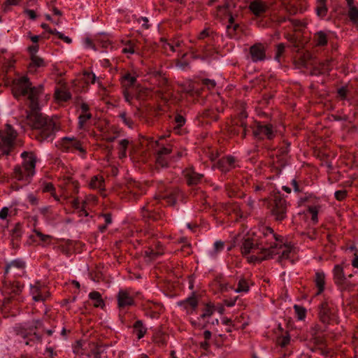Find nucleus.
I'll return each mask as SVG.
<instances>
[{"instance_id": "nucleus-55", "label": "nucleus", "mask_w": 358, "mask_h": 358, "mask_svg": "<svg viewBox=\"0 0 358 358\" xmlns=\"http://www.w3.org/2000/svg\"><path fill=\"white\" fill-rule=\"evenodd\" d=\"M174 122L176 124L175 129H179L185 124L186 120L183 115L178 113L174 117Z\"/></svg>"}, {"instance_id": "nucleus-1", "label": "nucleus", "mask_w": 358, "mask_h": 358, "mask_svg": "<svg viewBox=\"0 0 358 358\" xmlns=\"http://www.w3.org/2000/svg\"><path fill=\"white\" fill-rule=\"evenodd\" d=\"M30 112L27 115L28 124L34 129H39L37 136L39 141L52 139L59 127L52 118H49L40 113L38 100L36 101V108L29 107Z\"/></svg>"}, {"instance_id": "nucleus-28", "label": "nucleus", "mask_w": 358, "mask_h": 358, "mask_svg": "<svg viewBox=\"0 0 358 358\" xmlns=\"http://www.w3.org/2000/svg\"><path fill=\"white\" fill-rule=\"evenodd\" d=\"M137 83L136 77L129 73H125L121 78V83L125 89H129L136 85Z\"/></svg>"}, {"instance_id": "nucleus-33", "label": "nucleus", "mask_w": 358, "mask_h": 358, "mask_svg": "<svg viewBox=\"0 0 358 358\" xmlns=\"http://www.w3.org/2000/svg\"><path fill=\"white\" fill-rule=\"evenodd\" d=\"M167 336L161 330L156 331L152 336L153 342L159 346H165L166 345Z\"/></svg>"}, {"instance_id": "nucleus-4", "label": "nucleus", "mask_w": 358, "mask_h": 358, "mask_svg": "<svg viewBox=\"0 0 358 358\" xmlns=\"http://www.w3.org/2000/svg\"><path fill=\"white\" fill-rule=\"evenodd\" d=\"M41 331H45L42 320H33L31 324L27 327H19L15 329L16 334L22 338L26 345L34 346L41 343L43 336Z\"/></svg>"}, {"instance_id": "nucleus-47", "label": "nucleus", "mask_w": 358, "mask_h": 358, "mask_svg": "<svg viewBox=\"0 0 358 358\" xmlns=\"http://www.w3.org/2000/svg\"><path fill=\"white\" fill-rule=\"evenodd\" d=\"M119 117L121 118L122 122L125 125H127L129 128H132L134 125V122L131 117L127 115L126 111L123 110L120 113Z\"/></svg>"}, {"instance_id": "nucleus-11", "label": "nucleus", "mask_w": 358, "mask_h": 358, "mask_svg": "<svg viewBox=\"0 0 358 358\" xmlns=\"http://www.w3.org/2000/svg\"><path fill=\"white\" fill-rule=\"evenodd\" d=\"M219 119L218 110L214 108H206L202 112H199L196 120L200 125L210 124L213 122H216Z\"/></svg>"}, {"instance_id": "nucleus-37", "label": "nucleus", "mask_w": 358, "mask_h": 358, "mask_svg": "<svg viewBox=\"0 0 358 358\" xmlns=\"http://www.w3.org/2000/svg\"><path fill=\"white\" fill-rule=\"evenodd\" d=\"M134 330L137 332V338L138 339L142 338L147 331V329L143 326L141 320H137L133 325Z\"/></svg>"}, {"instance_id": "nucleus-38", "label": "nucleus", "mask_w": 358, "mask_h": 358, "mask_svg": "<svg viewBox=\"0 0 358 358\" xmlns=\"http://www.w3.org/2000/svg\"><path fill=\"white\" fill-rule=\"evenodd\" d=\"M11 267H15L19 269L24 268L25 267V262L21 259H16L11 261L9 264H6L5 267V273H8Z\"/></svg>"}, {"instance_id": "nucleus-42", "label": "nucleus", "mask_w": 358, "mask_h": 358, "mask_svg": "<svg viewBox=\"0 0 358 358\" xmlns=\"http://www.w3.org/2000/svg\"><path fill=\"white\" fill-rule=\"evenodd\" d=\"M155 75L156 77L159 76V80L158 85H159V87L160 88H162V90L157 91V93H159V94L162 96L163 95V92L166 90L165 87L167 85L168 80H167V79L166 78L163 77L162 76L161 73L159 72V71L155 72ZM162 98H163V96H162Z\"/></svg>"}, {"instance_id": "nucleus-5", "label": "nucleus", "mask_w": 358, "mask_h": 358, "mask_svg": "<svg viewBox=\"0 0 358 358\" xmlns=\"http://www.w3.org/2000/svg\"><path fill=\"white\" fill-rule=\"evenodd\" d=\"M21 157L24 160L22 166L14 168V176L18 180H22L24 176H32L36 166V159L31 152H24Z\"/></svg>"}, {"instance_id": "nucleus-29", "label": "nucleus", "mask_w": 358, "mask_h": 358, "mask_svg": "<svg viewBox=\"0 0 358 358\" xmlns=\"http://www.w3.org/2000/svg\"><path fill=\"white\" fill-rule=\"evenodd\" d=\"M90 187L92 189H105V181L102 176H94L91 178Z\"/></svg>"}, {"instance_id": "nucleus-57", "label": "nucleus", "mask_w": 358, "mask_h": 358, "mask_svg": "<svg viewBox=\"0 0 358 358\" xmlns=\"http://www.w3.org/2000/svg\"><path fill=\"white\" fill-rule=\"evenodd\" d=\"M248 113L245 110H242L238 116V118L234 122L236 125H239L241 122H247Z\"/></svg>"}, {"instance_id": "nucleus-25", "label": "nucleus", "mask_w": 358, "mask_h": 358, "mask_svg": "<svg viewBox=\"0 0 358 358\" xmlns=\"http://www.w3.org/2000/svg\"><path fill=\"white\" fill-rule=\"evenodd\" d=\"M125 191L132 194L134 199H138L141 194L140 191V184L134 180L127 182Z\"/></svg>"}, {"instance_id": "nucleus-63", "label": "nucleus", "mask_w": 358, "mask_h": 358, "mask_svg": "<svg viewBox=\"0 0 358 358\" xmlns=\"http://www.w3.org/2000/svg\"><path fill=\"white\" fill-rule=\"evenodd\" d=\"M198 51H201L203 54L204 57H209L212 56V52L207 45H199Z\"/></svg>"}, {"instance_id": "nucleus-36", "label": "nucleus", "mask_w": 358, "mask_h": 358, "mask_svg": "<svg viewBox=\"0 0 358 358\" xmlns=\"http://www.w3.org/2000/svg\"><path fill=\"white\" fill-rule=\"evenodd\" d=\"M171 161V160H170V159H169L168 157L157 155L155 160L156 169L168 168L169 166V163Z\"/></svg>"}, {"instance_id": "nucleus-7", "label": "nucleus", "mask_w": 358, "mask_h": 358, "mask_svg": "<svg viewBox=\"0 0 358 358\" xmlns=\"http://www.w3.org/2000/svg\"><path fill=\"white\" fill-rule=\"evenodd\" d=\"M288 203L280 194H276L270 202L271 214L275 221L281 222L287 218Z\"/></svg>"}, {"instance_id": "nucleus-60", "label": "nucleus", "mask_w": 358, "mask_h": 358, "mask_svg": "<svg viewBox=\"0 0 358 358\" xmlns=\"http://www.w3.org/2000/svg\"><path fill=\"white\" fill-rule=\"evenodd\" d=\"M240 128H241V138L243 139L245 138L246 136H247V134H248V124L247 122H241L239 124V125H238Z\"/></svg>"}, {"instance_id": "nucleus-26", "label": "nucleus", "mask_w": 358, "mask_h": 358, "mask_svg": "<svg viewBox=\"0 0 358 358\" xmlns=\"http://www.w3.org/2000/svg\"><path fill=\"white\" fill-rule=\"evenodd\" d=\"M179 305L183 306L184 308L187 310L189 308H192V310H195L198 306V300L196 297L195 293L192 292L190 296L180 301Z\"/></svg>"}, {"instance_id": "nucleus-20", "label": "nucleus", "mask_w": 358, "mask_h": 358, "mask_svg": "<svg viewBox=\"0 0 358 358\" xmlns=\"http://www.w3.org/2000/svg\"><path fill=\"white\" fill-rule=\"evenodd\" d=\"M3 287L8 294L14 296L19 295L23 289V285L19 281L5 282Z\"/></svg>"}, {"instance_id": "nucleus-51", "label": "nucleus", "mask_w": 358, "mask_h": 358, "mask_svg": "<svg viewBox=\"0 0 358 358\" xmlns=\"http://www.w3.org/2000/svg\"><path fill=\"white\" fill-rule=\"evenodd\" d=\"M91 118H92V114L90 113L80 114L78 117L79 128L80 129L83 128L84 127V124L86 123V122Z\"/></svg>"}, {"instance_id": "nucleus-49", "label": "nucleus", "mask_w": 358, "mask_h": 358, "mask_svg": "<svg viewBox=\"0 0 358 358\" xmlns=\"http://www.w3.org/2000/svg\"><path fill=\"white\" fill-rule=\"evenodd\" d=\"M294 309L299 320H302L306 317V310L303 306L294 305Z\"/></svg>"}, {"instance_id": "nucleus-53", "label": "nucleus", "mask_w": 358, "mask_h": 358, "mask_svg": "<svg viewBox=\"0 0 358 358\" xmlns=\"http://www.w3.org/2000/svg\"><path fill=\"white\" fill-rule=\"evenodd\" d=\"M14 300H15V296H11V295L8 297L4 298V299L3 301V303H2V308H1L2 311L9 310L11 308L10 304L12 303V302Z\"/></svg>"}, {"instance_id": "nucleus-58", "label": "nucleus", "mask_w": 358, "mask_h": 358, "mask_svg": "<svg viewBox=\"0 0 358 358\" xmlns=\"http://www.w3.org/2000/svg\"><path fill=\"white\" fill-rule=\"evenodd\" d=\"M348 195V192L345 189L336 191L334 196L338 201H343Z\"/></svg>"}, {"instance_id": "nucleus-45", "label": "nucleus", "mask_w": 358, "mask_h": 358, "mask_svg": "<svg viewBox=\"0 0 358 358\" xmlns=\"http://www.w3.org/2000/svg\"><path fill=\"white\" fill-rule=\"evenodd\" d=\"M162 48L164 50V52L166 54H169V51L171 52H175L177 51L176 49H173V44L171 41H168L166 39L162 38L160 39Z\"/></svg>"}, {"instance_id": "nucleus-35", "label": "nucleus", "mask_w": 358, "mask_h": 358, "mask_svg": "<svg viewBox=\"0 0 358 358\" xmlns=\"http://www.w3.org/2000/svg\"><path fill=\"white\" fill-rule=\"evenodd\" d=\"M89 297L94 301V306L96 308H103L105 303L101 298V295L99 292L93 291L90 293Z\"/></svg>"}, {"instance_id": "nucleus-8", "label": "nucleus", "mask_w": 358, "mask_h": 358, "mask_svg": "<svg viewBox=\"0 0 358 358\" xmlns=\"http://www.w3.org/2000/svg\"><path fill=\"white\" fill-rule=\"evenodd\" d=\"M17 135V131L9 124L0 131V151L3 155H9L14 148Z\"/></svg>"}, {"instance_id": "nucleus-52", "label": "nucleus", "mask_w": 358, "mask_h": 358, "mask_svg": "<svg viewBox=\"0 0 358 358\" xmlns=\"http://www.w3.org/2000/svg\"><path fill=\"white\" fill-rule=\"evenodd\" d=\"M285 50L284 43H279L276 45V52L275 55V59L280 62V58L283 55Z\"/></svg>"}, {"instance_id": "nucleus-6", "label": "nucleus", "mask_w": 358, "mask_h": 358, "mask_svg": "<svg viewBox=\"0 0 358 358\" xmlns=\"http://www.w3.org/2000/svg\"><path fill=\"white\" fill-rule=\"evenodd\" d=\"M254 138L258 141L264 140L272 141L277 135V131L273 125L260 121H255L250 126Z\"/></svg>"}, {"instance_id": "nucleus-54", "label": "nucleus", "mask_w": 358, "mask_h": 358, "mask_svg": "<svg viewBox=\"0 0 358 358\" xmlns=\"http://www.w3.org/2000/svg\"><path fill=\"white\" fill-rule=\"evenodd\" d=\"M84 82L87 84L89 83H94L96 80V76L93 73L90 72H84L83 73V78Z\"/></svg>"}, {"instance_id": "nucleus-50", "label": "nucleus", "mask_w": 358, "mask_h": 358, "mask_svg": "<svg viewBox=\"0 0 358 358\" xmlns=\"http://www.w3.org/2000/svg\"><path fill=\"white\" fill-rule=\"evenodd\" d=\"M214 313V306L211 304H206L203 309V313L201 315L200 318L204 319L210 317Z\"/></svg>"}, {"instance_id": "nucleus-61", "label": "nucleus", "mask_w": 358, "mask_h": 358, "mask_svg": "<svg viewBox=\"0 0 358 358\" xmlns=\"http://www.w3.org/2000/svg\"><path fill=\"white\" fill-rule=\"evenodd\" d=\"M173 49H176L177 51H179L178 48H182V46L184 44V42L182 40L180 39L179 38H174L171 40Z\"/></svg>"}, {"instance_id": "nucleus-21", "label": "nucleus", "mask_w": 358, "mask_h": 358, "mask_svg": "<svg viewBox=\"0 0 358 358\" xmlns=\"http://www.w3.org/2000/svg\"><path fill=\"white\" fill-rule=\"evenodd\" d=\"M255 250H259L256 239L248 238L244 240L241 246V253L243 255H245L254 252Z\"/></svg>"}, {"instance_id": "nucleus-32", "label": "nucleus", "mask_w": 358, "mask_h": 358, "mask_svg": "<svg viewBox=\"0 0 358 358\" xmlns=\"http://www.w3.org/2000/svg\"><path fill=\"white\" fill-rule=\"evenodd\" d=\"M31 62L29 64L28 69L29 71H36V68L45 66V62L43 58L38 55H33L30 57Z\"/></svg>"}, {"instance_id": "nucleus-64", "label": "nucleus", "mask_w": 358, "mask_h": 358, "mask_svg": "<svg viewBox=\"0 0 358 358\" xmlns=\"http://www.w3.org/2000/svg\"><path fill=\"white\" fill-rule=\"evenodd\" d=\"M34 232L36 234V236L40 238V240L43 242H47L51 238L50 235H45L42 234L40 231L37 229H34Z\"/></svg>"}, {"instance_id": "nucleus-30", "label": "nucleus", "mask_w": 358, "mask_h": 358, "mask_svg": "<svg viewBox=\"0 0 358 358\" xmlns=\"http://www.w3.org/2000/svg\"><path fill=\"white\" fill-rule=\"evenodd\" d=\"M327 0H317L315 5V12L318 17L323 18L325 17L328 12L327 6Z\"/></svg>"}, {"instance_id": "nucleus-10", "label": "nucleus", "mask_w": 358, "mask_h": 358, "mask_svg": "<svg viewBox=\"0 0 358 358\" xmlns=\"http://www.w3.org/2000/svg\"><path fill=\"white\" fill-rule=\"evenodd\" d=\"M57 147L63 152H73L76 150L83 154L86 153L85 149L83 147L82 143L75 138L71 137H64L57 143Z\"/></svg>"}, {"instance_id": "nucleus-39", "label": "nucleus", "mask_w": 358, "mask_h": 358, "mask_svg": "<svg viewBox=\"0 0 358 358\" xmlns=\"http://www.w3.org/2000/svg\"><path fill=\"white\" fill-rule=\"evenodd\" d=\"M55 99L58 101H67L71 99V94L70 92L63 90H56L55 92Z\"/></svg>"}, {"instance_id": "nucleus-27", "label": "nucleus", "mask_w": 358, "mask_h": 358, "mask_svg": "<svg viewBox=\"0 0 358 358\" xmlns=\"http://www.w3.org/2000/svg\"><path fill=\"white\" fill-rule=\"evenodd\" d=\"M313 41L316 46H324L328 43L327 35L324 31H319L314 34Z\"/></svg>"}, {"instance_id": "nucleus-59", "label": "nucleus", "mask_w": 358, "mask_h": 358, "mask_svg": "<svg viewBox=\"0 0 358 358\" xmlns=\"http://www.w3.org/2000/svg\"><path fill=\"white\" fill-rule=\"evenodd\" d=\"M172 152V148L171 146L169 147H163L160 148L157 152V155H162V156H166L167 157Z\"/></svg>"}, {"instance_id": "nucleus-2", "label": "nucleus", "mask_w": 358, "mask_h": 358, "mask_svg": "<svg viewBox=\"0 0 358 358\" xmlns=\"http://www.w3.org/2000/svg\"><path fill=\"white\" fill-rule=\"evenodd\" d=\"M256 240L257 248L262 256L255 259L260 261L273 258L279 253L276 250L282 248V237L276 234L271 227H264L261 235Z\"/></svg>"}, {"instance_id": "nucleus-44", "label": "nucleus", "mask_w": 358, "mask_h": 358, "mask_svg": "<svg viewBox=\"0 0 358 358\" xmlns=\"http://www.w3.org/2000/svg\"><path fill=\"white\" fill-rule=\"evenodd\" d=\"M42 191L43 192H50L52 196H53L56 200H59L56 194V189L52 182H44L42 185Z\"/></svg>"}, {"instance_id": "nucleus-12", "label": "nucleus", "mask_w": 358, "mask_h": 358, "mask_svg": "<svg viewBox=\"0 0 358 358\" xmlns=\"http://www.w3.org/2000/svg\"><path fill=\"white\" fill-rule=\"evenodd\" d=\"M30 294L34 301H45L50 297V292L46 287L39 281L30 285Z\"/></svg>"}, {"instance_id": "nucleus-24", "label": "nucleus", "mask_w": 358, "mask_h": 358, "mask_svg": "<svg viewBox=\"0 0 358 358\" xmlns=\"http://www.w3.org/2000/svg\"><path fill=\"white\" fill-rule=\"evenodd\" d=\"M314 282L317 288V294H320L324 290L325 286V274L322 271H317L315 273Z\"/></svg>"}, {"instance_id": "nucleus-22", "label": "nucleus", "mask_w": 358, "mask_h": 358, "mask_svg": "<svg viewBox=\"0 0 358 358\" xmlns=\"http://www.w3.org/2000/svg\"><path fill=\"white\" fill-rule=\"evenodd\" d=\"M180 195V192L179 189H173L168 194L164 196H159L155 197L157 200H164L168 205L173 206L176 204L178 198Z\"/></svg>"}, {"instance_id": "nucleus-15", "label": "nucleus", "mask_w": 358, "mask_h": 358, "mask_svg": "<svg viewBox=\"0 0 358 358\" xmlns=\"http://www.w3.org/2000/svg\"><path fill=\"white\" fill-rule=\"evenodd\" d=\"M183 175L188 185H197L203 178V175L196 172L193 166L185 169L183 171Z\"/></svg>"}, {"instance_id": "nucleus-18", "label": "nucleus", "mask_w": 358, "mask_h": 358, "mask_svg": "<svg viewBox=\"0 0 358 358\" xmlns=\"http://www.w3.org/2000/svg\"><path fill=\"white\" fill-rule=\"evenodd\" d=\"M117 304L120 308L134 305V299L127 290H120L117 296Z\"/></svg>"}, {"instance_id": "nucleus-17", "label": "nucleus", "mask_w": 358, "mask_h": 358, "mask_svg": "<svg viewBox=\"0 0 358 358\" xmlns=\"http://www.w3.org/2000/svg\"><path fill=\"white\" fill-rule=\"evenodd\" d=\"M236 158L229 155L219 159L217 162L218 169L222 172H229L236 167Z\"/></svg>"}, {"instance_id": "nucleus-31", "label": "nucleus", "mask_w": 358, "mask_h": 358, "mask_svg": "<svg viewBox=\"0 0 358 358\" xmlns=\"http://www.w3.org/2000/svg\"><path fill=\"white\" fill-rule=\"evenodd\" d=\"M289 151L290 143L285 140L282 141V145H280L276 153V157L279 159H283L288 155Z\"/></svg>"}, {"instance_id": "nucleus-23", "label": "nucleus", "mask_w": 358, "mask_h": 358, "mask_svg": "<svg viewBox=\"0 0 358 358\" xmlns=\"http://www.w3.org/2000/svg\"><path fill=\"white\" fill-rule=\"evenodd\" d=\"M313 59L312 54L306 51L303 52L301 55H299V58L294 60L295 65L299 68L305 67L307 68L310 64V61Z\"/></svg>"}, {"instance_id": "nucleus-16", "label": "nucleus", "mask_w": 358, "mask_h": 358, "mask_svg": "<svg viewBox=\"0 0 358 358\" xmlns=\"http://www.w3.org/2000/svg\"><path fill=\"white\" fill-rule=\"evenodd\" d=\"M334 282L338 287H344L346 284L347 277L344 273L343 266L341 264H336L333 269Z\"/></svg>"}, {"instance_id": "nucleus-14", "label": "nucleus", "mask_w": 358, "mask_h": 358, "mask_svg": "<svg viewBox=\"0 0 358 358\" xmlns=\"http://www.w3.org/2000/svg\"><path fill=\"white\" fill-rule=\"evenodd\" d=\"M250 55L253 62L264 61L266 58V49L262 43H255L250 48Z\"/></svg>"}, {"instance_id": "nucleus-34", "label": "nucleus", "mask_w": 358, "mask_h": 358, "mask_svg": "<svg viewBox=\"0 0 358 358\" xmlns=\"http://www.w3.org/2000/svg\"><path fill=\"white\" fill-rule=\"evenodd\" d=\"M22 227L19 223H17L15 224L14 229L11 231V241L13 246L15 244V241L17 243L20 241L22 237ZM16 246H18L17 243H16Z\"/></svg>"}, {"instance_id": "nucleus-41", "label": "nucleus", "mask_w": 358, "mask_h": 358, "mask_svg": "<svg viewBox=\"0 0 358 358\" xmlns=\"http://www.w3.org/2000/svg\"><path fill=\"white\" fill-rule=\"evenodd\" d=\"M250 290V285L248 281L244 278H241L238 282L237 288L235 292L237 293L240 292H248Z\"/></svg>"}, {"instance_id": "nucleus-48", "label": "nucleus", "mask_w": 358, "mask_h": 358, "mask_svg": "<svg viewBox=\"0 0 358 358\" xmlns=\"http://www.w3.org/2000/svg\"><path fill=\"white\" fill-rule=\"evenodd\" d=\"M308 211L311 214V220L314 224H316L318 222L319 207L316 206H309Z\"/></svg>"}, {"instance_id": "nucleus-13", "label": "nucleus", "mask_w": 358, "mask_h": 358, "mask_svg": "<svg viewBox=\"0 0 358 358\" xmlns=\"http://www.w3.org/2000/svg\"><path fill=\"white\" fill-rule=\"evenodd\" d=\"M143 217L146 221H158L163 219L164 215L162 212L157 210L154 202L147 203L141 210Z\"/></svg>"}, {"instance_id": "nucleus-19", "label": "nucleus", "mask_w": 358, "mask_h": 358, "mask_svg": "<svg viewBox=\"0 0 358 358\" xmlns=\"http://www.w3.org/2000/svg\"><path fill=\"white\" fill-rule=\"evenodd\" d=\"M268 8V4L262 0H254L249 5L250 10L255 15L260 16Z\"/></svg>"}, {"instance_id": "nucleus-43", "label": "nucleus", "mask_w": 358, "mask_h": 358, "mask_svg": "<svg viewBox=\"0 0 358 358\" xmlns=\"http://www.w3.org/2000/svg\"><path fill=\"white\" fill-rule=\"evenodd\" d=\"M129 141L127 139H122L119 142V157L120 159L124 158L127 156V150Z\"/></svg>"}, {"instance_id": "nucleus-3", "label": "nucleus", "mask_w": 358, "mask_h": 358, "mask_svg": "<svg viewBox=\"0 0 358 358\" xmlns=\"http://www.w3.org/2000/svg\"><path fill=\"white\" fill-rule=\"evenodd\" d=\"M43 90V85L38 87H31L29 79L23 76L20 78L15 86L13 89V93L15 97L18 98L20 96H27L29 101V107L36 108V101L38 100L39 95Z\"/></svg>"}, {"instance_id": "nucleus-9", "label": "nucleus", "mask_w": 358, "mask_h": 358, "mask_svg": "<svg viewBox=\"0 0 358 358\" xmlns=\"http://www.w3.org/2000/svg\"><path fill=\"white\" fill-rule=\"evenodd\" d=\"M318 317L320 321L325 324H329L336 321L337 310L331 301L324 300L318 306Z\"/></svg>"}, {"instance_id": "nucleus-62", "label": "nucleus", "mask_w": 358, "mask_h": 358, "mask_svg": "<svg viewBox=\"0 0 358 358\" xmlns=\"http://www.w3.org/2000/svg\"><path fill=\"white\" fill-rule=\"evenodd\" d=\"M202 85L206 87L208 90L213 89L215 87V82L210 79H203L201 82Z\"/></svg>"}, {"instance_id": "nucleus-56", "label": "nucleus", "mask_w": 358, "mask_h": 358, "mask_svg": "<svg viewBox=\"0 0 358 358\" xmlns=\"http://www.w3.org/2000/svg\"><path fill=\"white\" fill-rule=\"evenodd\" d=\"M122 52L124 54H134L135 52V45L129 41L126 46L122 49Z\"/></svg>"}, {"instance_id": "nucleus-46", "label": "nucleus", "mask_w": 358, "mask_h": 358, "mask_svg": "<svg viewBox=\"0 0 358 358\" xmlns=\"http://www.w3.org/2000/svg\"><path fill=\"white\" fill-rule=\"evenodd\" d=\"M146 255L150 258H156L157 257L162 255L163 254V248L162 245L160 244L157 245V250H155L154 249L150 248L148 250L145 251Z\"/></svg>"}, {"instance_id": "nucleus-40", "label": "nucleus", "mask_w": 358, "mask_h": 358, "mask_svg": "<svg viewBox=\"0 0 358 358\" xmlns=\"http://www.w3.org/2000/svg\"><path fill=\"white\" fill-rule=\"evenodd\" d=\"M348 16L350 20L357 27H358V8L350 6L348 8Z\"/></svg>"}]
</instances>
